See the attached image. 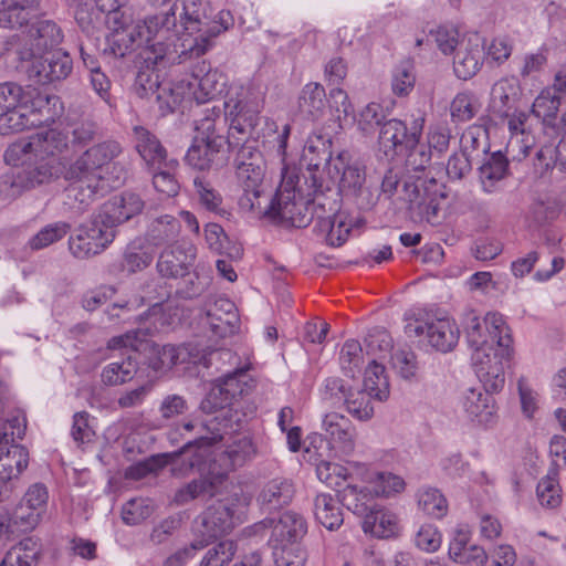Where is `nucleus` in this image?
I'll use <instances>...</instances> for the list:
<instances>
[{
	"instance_id": "1",
	"label": "nucleus",
	"mask_w": 566,
	"mask_h": 566,
	"mask_svg": "<svg viewBox=\"0 0 566 566\" xmlns=\"http://www.w3.org/2000/svg\"><path fill=\"white\" fill-rule=\"evenodd\" d=\"M465 334L471 347L475 374L486 388L501 390L505 382L504 361L513 353L511 329L499 313L481 318L474 313L465 317Z\"/></svg>"
},
{
	"instance_id": "2",
	"label": "nucleus",
	"mask_w": 566,
	"mask_h": 566,
	"mask_svg": "<svg viewBox=\"0 0 566 566\" xmlns=\"http://www.w3.org/2000/svg\"><path fill=\"white\" fill-rule=\"evenodd\" d=\"M260 105L242 88L223 102L201 111L195 120L197 137L202 140L221 139L232 151L252 135L260 119Z\"/></svg>"
},
{
	"instance_id": "3",
	"label": "nucleus",
	"mask_w": 566,
	"mask_h": 566,
	"mask_svg": "<svg viewBox=\"0 0 566 566\" xmlns=\"http://www.w3.org/2000/svg\"><path fill=\"white\" fill-rule=\"evenodd\" d=\"M230 11L221 10L212 17L208 0H184L181 23L192 39H184L179 57L182 61L200 59L216 44V39L233 25Z\"/></svg>"
},
{
	"instance_id": "4",
	"label": "nucleus",
	"mask_w": 566,
	"mask_h": 566,
	"mask_svg": "<svg viewBox=\"0 0 566 566\" xmlns=\"http://www.w3.org/2000/svg\"><path fill=\"white\" fill-rule=\"evenodd\" d=\"M242 491L234 488L226 496L218 499L202 515L198 532L201 539L210 541L231 532L238 520V511L245 505Z\"/></svg>"
},
{
	"instance_id": "5",
	"label": "nucleus",
	"mask_w": 566,
	"mask_h": 566,
	"mask_svg": "<svg viewBox=\"0 0 566 566\" xmlns=\"http://www.w3.org/2000/svg\"><path fill=\"white\" fill-rule=\"evenodd\" d=\"M55 96L35 94L31 102H22L19 106L0 115V135H10L32 127H39L53 120L50 102Z\"/></svg>"
},
{
	"instance_id": "6",
	"label": "nucleus",
	"mask_w": 566,
	"mask_h": 566,
	"mask_svg": "<svg viewBox=\"0 0 566 566\" xmlns=\"http://www.w3.org/2000/svg\"><path fill=\"white\" fill-rule=\"evenodd\" d=\"M184 428L187 431L198 429V433H200V436L195 440L188 441L172 455L182 457V461L187 459V465L189 469H197L198 471H201L202 465L209 457L210 448L221 441L223 439V434L227 433L228 423L226 422L221 427L220 417H213L205 422H186L184 423Z\"/></svg>"
},
{
	"instance_id": "7",
	"label": "nucleus",
	"mask_w": 566,
	"mask_h": 566,
	"mask_svg": "<svg viewBox=\"0 0 566 566\" xmlns=\"http://www.w3.org/2000/svg\"><path fill=\"white\" fill-rule=\"evenodd\" d=\"M116 230L106 223L98 213L77 229L75 235L69 239L71 253L77 259H86L104 251L115 239Z\"/></svg>"
},
{
	"instance_id": "8",
	"label": "nucleus",
	"mask_w": 566,
	"mask_h": 566,
	"mask_svg": "<svg viewBox=\"0 0 566 566\" xmlns=\"http://www.w3.org/2000/svg\"><path fill=\"white\" fill-rule=\"evenodd\" d=\"M439 185L431 177L409 176L402 188V200L408 210L420 219L430 221L438 213Z\"/></svg>"
},
{
	"instance_id": "9",
	"label": "nucleus",
	"mask_w": 566,
	"mask_h": 566,
	"mask_svg": "<svg viewBox=\"0 0 566 566\" xmlns=\"http://www.w3.org/2000/svg\"><path fill=\"white\" fill-rule=\"evenodd\" d=\"M424 123V115L413 117L410 125L398 118L387 119L379 129V150L391 158L402 154L407 145H415L417 137L422 136Z\"/></svg>"
},
{
	"instance_id": "10",
	"label": "nucleus",
	"mask_w": 566,
	"mask_h": 566,
	"mask_svg": "<svg viewBox=\"0 0 566 566\" xmlns=\"http://www.w3.org/2000/svg\"><path fill=\"white\" fill-rule=\"evenodd\" d=\"M408 337H423L428 344L441 353L451 352L458 344L460 331L455 322L448 318L415 319L405 326Z\"/></svg>"
},
{
	"instance_id": "11",
	"label": "nucleus",
	"mask_w": 566,
	"mask_h": 566,
	"mask_svg": "<svg viewBox=\"0 0 566 566\" xmlns=\"http://www.w3.org/2000/svg\"><path fill=\"white\" fill-rule=\"evenodd\" d=\"M13 422L19 423V419L14 418L9 421L10 433L7 426L0 430V476L18 483L20 474L29 464V453L24 447L11 443L14 436L21 439L25 430V426L21 428L18 424V431L14 432Z\"/></svg>"
},
{
	"instance_id": "12",
	"label": "nucleus",
	"mask_w": 566,
	"mask_h": 566,
	"mask_svg": "<svg viewBox=\"0 0 566 566\" xmlns=\"http://www.w3.org/2000/svg\"><path fill=\"white\" fill-rule=\"evenodd\" d=\"M196 254L197 249L190 241L179 240L159 253L156 270L163 279L185 277L193 266Z\"/></svg>"
},
{
	"instance_id": "13",
	"label": "nucleus",
	"mask_w": 566,
	"mask_h": 566,
	"mask_svg": "<svg viewBox=\"0 0 566 566\" xmlns=\"http://www.w3.org/2000/svg\"><path fill=\"white\" fill-rule=\"evenodd\" d=\"M30 57L25 66L28 77L40 85L64 80L72 71V59L64 52L34 54Z\"/></svg>"
},
{
	"instance_id": "14",
	"label": "nucleus",
	"mask_w": 566,
	"mask_h": 566,
	"mask_svg": "<svg viewBox=\"0 0 566 566\" xmlns=\"http://www.w3.org/2000/svg\"><path fill=\"white\" fill-rule=\"evenodd\" d=\"M270 219L285 221L295 228H305L314 221V212H311L308 199L296 201L291 190L281 189L270 200Z\"/></svg>"
},
{
	"instance_id": "15",
	"label": "nucleus",
	"mask_w": 566,
	"mask_h": 566,
	"mask_svg": "<svg viewBox=\"0 0 566 566\" xmlns=\"http://www.w3.org/2000/svg\"><path fill=\"white\" fill-rule=\"evenodd\" d=\"M522 88L515 78H501L491 88L488 106L489 122L495 126H504L509 113L518 108Z\"/></svg>"
},
{
	"instance_id": "16",
	"label": "nucleus",
	"mask_w": 566,
	"mask_h": 566,
	"mask_svg": "<svg viewBox=\"0 0 566 566\" xmlns=\"http://www.w3.org/2000/svg\"><path fill=\"white\" fill-rule=\"evenodd\" d=\"M192 82L189 86L192 88L193 98L198 104H207L217 99L223 93L227 86L226 75L212 69L211 64L201 60L191 67Z\"/></svg>"
},
{
	"instance_id": "17",
	"label": "nucleus",
	"mask_w": 566,
	"mask_h": 566,
	"mask_svg": "<svg viewBox=\"0 0 566 566\" xmlns=\"http://www.w3.org/2000/svg\"><path fill=\"white\" fill-rule=\"evenodd\" d=\"M562 97L554 90L544 88L532 104V114L542 120L543 132L551 138H557L566 126V112L558 115Z\"/></svg>"
},
{
	"instance_id": "18",
	"label": "nucleus",
	"mask_w": 566,
	"mask_h": 566,
	"mask_svg": "<svg viewBox=\"0 0 566 566\" xmlns=\"http://www.w3.org/2000/svg\"><path fill=\"white\" fill-rule=\"evenodd\" d=\"M255 455L256 447L250 437L243 436L234 439L213 459V464H218L220 468L218 472H214L216 479L222 483L230 472L242 468Z\"/></svg>"
},
{
	"instance_id": "19",
	"label": "nucleus",
	"mask_w": 566,
	"mask_h": 566,
	"mask_svg": "<svg viewBox=\"0 0 566 566\" xmlns=\"http://www.w3.org/2000/svg\"><path fill=\"white\" fill-rule=\"evenodd\" d=\"M134 148L148 168L160 169L172 167L176 160L167 161V150L156 136L147 127L136 125L132 128Z\"/></svg>"
},
{
	"instance_id": "20",
	"label": "nucleus",
	"mask_w": 566,
	"mask_h": 566,
	"mask_svg": "<svg viewBox=\"0 0 566 566\" xmlns=\"http://www.w3.org/2000/svg\"><path fill=\"white\" fill-rule=\"evenodd\" d=\"M86 3H80L75 11V19L82 29L77 38V46L81 60L85 67L93 70L98 67V52L101 44V32L92 24L91 13L85 9Z\"/></svg>"
},
{
	"instance_id": "21",
	"label": "nucleus",
	"mask_w": 566,
	"mask_h": 566,
	"mask_svg": "<svg viewBox=\"0 0 566 566\" xmlns=\"http://www.w3.org/2000/svg\"><path fill=\"white\" fill-rule=\"evenodd\" d=\"M143 209L142 198L137 193L125 191L108 199L97 212L117 231L119 224L139 214Z\"/></svg>"
},
{
	"instance_id": "22",
	"label": "nucleus",
	"mask_w": 566,
	"mask_h": 566,
	"mask_svg": "<svg viewBox=\"0 0 566 566\" xmlns=\"http://www.w3.org/2000/svg\"><path fill=\"white\" fill-rule=\"evenodd\" d=\"M206 319L212 335L219 338L234 334L240 323L234 303L227 297H218L207 306Z\"/></svg>"
},
{
	"instance_id": "23",
	"label": "nucleus",
	"mask_w": 566,
	"mask_h": 566,
	"mask_svg": "<svg viewBox=\"0 0 566 566\" xmlns=\"http://www.w3.org/2000/svg\"><path fill=\"white\" fill-rule=\"evenodd\" d=\"M322 429L334 449L349 455L355 449L356 429L352 421L336 411L327 412Z\"/></svg>"
},
{
	"instance_id": "24",
	"label": "nucleus",
	"mask_w": 566,
	"mask_h": 566,
	"mask_svg": "<svg viewBox=\"0 0 566 566\" xmlns=\"http://www.w3.org/2000/svg\"><path fill=\"white\" fill-rule=\"evenodd\" d=\"M527 119L528 114L520 108L509 113V116L505 118L504 125H507L511 133L506 145V153L516 160H522L527 157L534 146V136L526 132Z\"/></svg>"
},
{
	"instance_id": "25",
	"label": "nucleus",
	"mask_w": 566,
	"mask_h": 566,
	"mask_svg": "<svg viewBox=\"0 0 566 566\" xmlns=\"http://www.w3.org/2000/svg\"><path fill=\"white\" fill-rule=\"evenodd\" d=\"M295 493L296 488L291 479L276 476L262 485L256 501L262 510L273 512L290 505Z\"/></svg>"
},
{
	"instance_id": "26",
	"label": "nucleus",
	"mask_w": 566,
	"mask_h": 566,
	"mask_svg": "<svg viewBox=\"0 0 566 566\" xmlns=\"http://www.w3.org/2000/svg\"><path fill=\"white\" fill-rule=\"evenodd\" d=\"M484 46L478 36L462 39L454 51L453 70L460 80L473 77L482 65Z\"/></svg>"
},
{
	"instance_id": "27",
	"label": "nucleus",
	"mask_w": 566,
	"mask_h": 566,
	"mask_svg": "<svg viewBox=\"0 0 566 566\" xmlns=\"http://www.w3.org/2000/svg\"><path fill=\"white\" fill-rule=\"evenodd\" d=\"M471 533L459 528L449 544V557L465 566H484L489 559L485 549L476 544H470Z\"/></svg>"
},
{
	"instance_id": "28",
	"label": "nucleus",
	"mask_w": 566,
	"mask_h": 566,
	"mask_svg": "<svg viewBox=\"0 0 566 566\" xmlns=\"http://www.w3.org/2000/svg\"><path fill=\"white\" fill-rule=\"evenodd\" d=\"M486 388L483 382V388H470L465 391L462 406L472 421L480 424L488 426L492 422L494 416V398L491 392H496Z\"/></svg>"
},
{
	"instance_id": "29",
	"label": "nucleus",
	"mask_w": 566,
	"mask_h": 566,
	"mask_svg": "<svg viewBox=\"0 0 566 566\" xmlns=\"http://www.w3.org/2000/svg\"><path fill=\"white\" fill-rule=\"evenodd\" d=\"M363 531L377 538H390L399 535L400 523L396 513L376 504L363 518Z\"/></svg>"
},
{
	"instance_id": "30",
	"label": "nucleus",
	"mask_w": 566,
	"mask_h": 566,
	"mask_svg": "<svg viewBox=\"0 0 566 566\" xmlns=\"http://www.w3.org/2000/svg\"><path fill=\"white\" fill-rule=\"evenodd\" d=\"M29 38L31 41L30 56H33L56 48L63 40V33L54 21L42 19L31 24Z\"/></svg>"
},
{
	"instance_id": "31",
	"label": "nucleus",
	"mask_w": 566,
	"mask_h": 566,
	"mask_svg": "<svg viewBox=\"0 0 566 566\" xmlns=\"http://www.w3.org/2000/svg\"><path fill=\"white\" fill-rule=\"evenodd\" d=\"M36 158L60 160L59 157L69 150V136L63 130L48 128L32 135Z\"/></svg>"
},
{
	"instance_id": "32",
	"label": "nucleus",
	"mask_w": 566,
	"mask_h": 566,
	"mask_svg": "<svg viewBox=\"0 0 566 566\" xmlns=\"http://www.w3.org/2000/svg\"><path fill=\"white\" fill-rule=\"evenodd\" d=\"M349 159L350 156L348 151H340L333 161V170L336 174L342 172L338 189L346 199L366 182L365 169L356 164L350 165Z\"/></svg>"
},
{
	"instance_id": "33",
	"label": "nucleus",
	"mask_w": 566,
	"mask_h": 566,
	"mask_svg": "<svg viewBox=\"0 0 566 566\" xmlns=\"http://www.w3.org/2000/svg\"><path fill=\"white\" fill-rule=\"evenodd\" d=\"M40 0H0V28L17 29L30 22Z\"/></svg>"
},
{
	"instance_id": "34",
	"label": "nucleus",
	"mask_w": 566,
	"mask_h": 566,
	"mask_svg": "<svg viewBox=\"0 0 566 566\" xmlns=\"http://www.w3.org/2000/svg\"><path fill=\"white\" fill-rule=\"evenodd\" d=\"M332 140L327 136L313 134L308 136L302 154V163L311 169H319L322 166H328L329 172L333 168Z\"/></svg>"
},
{
	"instance_id": "35",
	"label": "nucleus",
	"mask_w": 566,
	"mask_h": 566,
	"mask_svg": "<svg viewBox=\"0 0 566 566\" xmlns=\"http://www.w3.org/2000/svg\"><path fill=\"white\" fill-rule=\"evenodd\" d=\"M307 532L305 518L293 511L283 513L272 526L271 542L292 543L301 539Z\"/></svg>"
},
{
	"instance_id": "36",
	"label": "nucleus",
	"mask_w": 566,
	"mask_h": 566,
	"mask_svg": "<svg viewBox=\"0 0 566 566\" xmlns=\"http://www.w3.org/2000/svg\"><path fill=\"white\" fill-rule=\"evenodd\" d=\"M337 497L343 506L363 518L376 505L375 494L367 486L358 488L355 484H347L337 491Z\"/></svg>"
},
{
	"instance_id": "37",
	"label": "nucleus",
	"mask_w": 566,
	"mask_h": 566,
	"mask_svg": "<svg viewBox=\"0 0 566 566\" xmlns=\"http://www.w3.org/2000/svg\"><path fill=\"white\" fill-rule=\"evenodd\" d=\"M193 196L198 205L206 211L218 216L227 214L223 207V197L216 189L212 181L203 175H197L193 180Z\"/></svg>"
},
{
	"instance_id": "38",
	"label": "nucleus",
	"mask_w": 566,
	"mask_h": 566,
	"mask_svg": "<svg viewBox=\"0 0 566 566\" xmlns=\"http://www.w3.org/2000/svg\"><path fill=\"white\" fill-rule=\"evenodd\" d=\"M234 401L237 400L232 396H230L229 389H226V387H223L216 379L212 382L209 392L201 401L200 408L206 413H213L220 410L221 413L218 417H220L221 427L227 422L228 429H231L232 426L230 423L231 420L229 418V415L231 413L230 407L233 405Z\"/></svg>"
},
{
	"instance_id": "39",
	"label": "nucleus",
	"mask_w": 566,
	"mask_h": 566,
	"mask_svg": "<svg viewBox=\"0 0 566 566\" xmlns=\"http://www.w3.org/2000/svg\"><path fill=\"white\" fill-rule=\"evenodd\" d=\"M21 170L30 189L57 179L62 172L60 160L36 157Z\"/></svg>"
},
{
	"instance_id": "40",
	"label": "nucleus",
	"mask_w": 566,
	"mask_h": 566,
	"mask_svg": "<svg viewBox=\"0 0 566 566\" xmlns=\"http://www.w3.org/2000/svg\"><path fill=\"white\" fill-rule=\"evenodd\" d=\"M482 189L491 193L496 184L509 176V159L501 151L491 154L479 168Z\"/></svg>"
},
{
	"instance_id": "41",
	"label": "nucleus",
	"mask_w": 566,
	"mask_h": 566,
	"mask_svg": "<svg viewBox=\"0 0 566 566\" xmlns=\"http://www.w3.org/2000/svg\"><path fill=\"white\" fill-rule=\"evenodd\" d=\"M219 480L216 479L214 472L210 471L209 476H200L193 479L189 483L179 488L174 495L172 502L176 505H186L201 495L216 496L218 494Z\"/></svg>"
},
{
	"instance_id": "42",
	"label": "nucleus",
	"mask_w": 566,
	"mask_h": 566,
	"mask_svg": "<svg viewBox=\"0 0 566 566\" xmlns=\"http://www.w3.org/2000/svg\"><path fill=\"white\" fill-rule=\"evenodd\" d=\"M338 499L329 493L317 494L314 500V515L328 531L338 530L344 523L343 511L338 505Z\"/></svg>"
},
{
	"instance_id": "43",
	"label": "nucleus",
	"mask_w": 566,
	"mask_h": 566,
	"mask_svg": "<svg viewBox=\"0 0 566 566\" xmlns=\"http://www.w3.org/2000/svg\"><path fill=\"white\" fill-rule=\"evenodd\" d=\"M326 93L319 83L306 84L298 96V111L308 119L316 120L324 114Z\"/></svg>"
},
{
	"instance_id": "44",
	"label": "nucleus",
	"mask_w": 566,
	"mask_h": 566,
	"mask_svg": "<svg viewBox=\"0 0 566 566\" xmlns=\"http://www.w3.org/2000/svg\"><path fill=\"white\" fill-rule=\"evenodd\" d=\"M221 139L202 140L195 137L192 145L186 154V161L196 169L205 170L210 168L216 156L223 149Z\"/></svg>"
},
{
	"instance_id": "45",
	"label": "nucleus",
	"mask_w": 566,
	"mask_h": 566,
	"mask_svg": "<svg viewBox=\"0 0 566 566\" xmlns=\"http://www.w3.org/2000/svg\"><path fill=\"white\" fill-rule=\"evenodd\" d=\"M138 370V363L130 354H125L120 361L106 365L101 374V380L106 386H120L134 379Z\"/></svg>"
},
{
	"instance_id": "46",
	"label": "nucleus",
	"mask_w": 566,
	"mask_h": 566,
	"mask_svg": "<svg viewBox=\"0 0 566 566\" xmlns=\"http://www.w3.org/2000/svg\"><path fill=\"white\" fill-rule=\"evenodd\" d=\"M180 231V221L172 216L165 214L151 221L147 230V238L154 245H168L178 241Z\"/></svg>"
},
{
	"instance_id": "47",
	"label": "nucleus",
	"mask_w": 566,
	"mask_h": 566,
	"mask_svg": "<svg viewBox=\"0 0 566 566\" xmlns=\"http://www.w3.org/2000/svg\"><path fill=\"white\" fill-rule=\"evenodd\" d=\"M142 34L143 31L140 29L109 32L106 36V48L103 52L114 57H125L136 49L137 39L140 38Z\"/></svg>"
},
{
	"instance_id": "48",
	"label": "nucleus",
	"mask_w": 566,
	"mask_h": 566,
	"mask_svg": "<svg viewBox=\"0 0 566 566\" xmlns=\"http://www.w3.org/2000/svg\"><path fill=\"white\" fill-rule=\"evenodd\" d=\"M154 260L153 253L142 240H134L127 244L123 253L122 269L135 274L147 269Z\"/></svg>"
},
{
	"instance_id": "49",
	"label": "nucleus",
	"mask_w": 566,
	"mask_h": 566,
	"mask_svg": "<svg viewBox=\"0 0 566 566\" xmlns=\"http://www.w3.org/2000/svg\"><path fill=\"white\" fill-rule=\"evenodd\" d=\"M418 509L433 518H442L448 513V501L436 488H421L417 494Z\"/></svg>"
},
{
	"instance_id": "50",
	"label": "nucleus",
	"mask_w": 566,
	"mask_h": 566,
	"mask_svg": "<svg viewBox=\"0 0 566 566\" xmlns=\"http://www.w3.org/2000/svg\"><path fill=\"white\" fill-rule=\"evenodd\" d=\"M61 174L70 184H101L103 180L99 170L92 165L90 159L85 158V153L64 168Z\"/></svg>"
},
{
	"instance_id": "51",
	"label": "nucleus",
	"mask_w": 566,
	"mask_h": 566,
	"mask_svg": "<svg viewBox=\"0 0 566 566\" xmlns=\"http://www.w3.org/2000/svg\"><path fill=\"white\" fill-rule=\"evenodd\" d=\"M364 389L373 398L380 401L389 396V382L385 375V367L373 359L365 370Z\"/></svg>"
},
{
	"instance_id": "52",
	"label": "nucleus",
	"mask_w": 566,
	"mask_h": 566,
	"mask_svg": "<svg viewBox=\"0 0 566 566\" xmlns=\"http://www.w3.org/2000/svg\"><path fill=\"white\" fill-rule=\"evenodd\" d=\"M249 368L240 367L217 379L226 389H229L230 396L239 400L248 395L255 387V381L248 373Z\"/></svg>"
},
{
	"instance_id": "53",
	"label": "nucleus",
	"mask_w": 566,
	"mask_h": 566,
	"mask_svg": "<svg viewBox=\"0 0 566 566\" xmlns=\"http://www.w3.org/2000/svg\"><path fill=\"white\" fill-rule=\"evenodd\" d=\"M35 88L28 87L24 90L14 82H4L0 84V115L13 107L19 106L22 102H31V97L39 94Z\"/></svg>"
},
{
	"instance_id": "54",
	"label": "nucleus",
	"mask_w": 566,
	"mask_h": 566,
	"mask_svg": "<svg viewBox=\"0 0 566 566\" xmlns=\"http://www.w3.org/2000/svg\"><path fill=\"white\" fill-rule=\"evenodd\" d=\"M478 98L468 92L458 93L450 104V115L453 123L471 120L479 112Z\"/></svg>"
},
{
	"instance_id": "55",
	"label": "nucleus",
	"mask_w": 566,
	"mask_h": 566,
	"mask_svg": "<svg viewBox=\"0 0 566 566\" xmlns=\"http://www.w3.org/2000/svg\"><path fill=\"white\" fill-rule=\"evenodd\" d=\"M84 153L85 158L90 159L92 165L99 170L117 158L123 153V147L117 140L107 139L93 145Z\"/></svg>"
},
{
	"instance_id": "56",
	"label": "nucleus",
	"mask_w": 566,
	"mask_h": 566,
	"mask_svg": "<svg viewBox=\"0 0 566 566\" xmlns=\"http://www.w3.org/2000/svg\"><path fill=\"white\" fill-rule=\"evenodd\" d=\"M274 562L276 566H304L307 560L306 551L297 543H275Z\"/></svg>"
},
{
	"instance_id": "57",
	"label": "nucleus",
	"mask_w": 566,
	"mask_h": 566,
	"mask_svg": "<svg viewBox=\"0 0 566 566\" xmlns=\"http://www.w3.org/2000/svg\"><path fill=\"white\" fill-rule=\"evenodd\" d=\"M167 44L160 41L150 42L148 38L147 45L142 48L137 54V64L138 66L156 70L165 67L167 64Z\"/></svg>"
},
{
	"instance_id": "58",
	"label": "nucleus",
	"mask_w": 566,
	"mask_h": 566,
	"mask_svg": "<svg viewBox=\"0 0 566 566\" xmlns=\"http://www.w3.org/2000/svg\"><path fill=\"white\" fill-rule=\"evenodd\" d=\"M70 230L71 224L64 221L48 224L30 239L29 245L32 250L44 249L63 239Z\"/></svg>"
},
{
	"instance_id": "59",
	"label": "nucleus",
	"mask_w": 566,
	"mask_h": 566,
	"mask_svg": "<svg viewBox=\"0 0 566 566\" xmlns=\"http://www.w3.org/2000/svg\"><path fill=\"white\" fill-rule=\"evenodd\" d=\"M556 476V470H549L548 474L537 484L536 493L542 506L554 509L562 502L560 488Z\"/></svg>"
},
{
	"instance_id": "60",
	"label": "nucleus",
	"mask_w": 566,
	"mask_h": 566,
	"mask_svg": "<svg viewBox=\"0 0 566 566\" xmlns=\"http://www.w3.org/2000/svg\"><path fill=\"white\" fill-rule=\"evenodd\" d=\"M339 361L345 375L354 377L364 363L360 343L355 339L346 340L340 349Z\"/></svg>"
},
{
	"instance_id": "61",
	"label": "nucleus",
	"mask_w": 566,
	"mask_h": 566,
	"mask_svg": "<svg viewBox=\"0 0 566 566\" xmlns=\"http://www.w3.org/2000/svg\"><path fill=\"white\" fill-rule=\"evenodd\" d=\"M348 397L344 403L346 410L358 420H368L374 415V407L371 405L370 396L364 390H350L347 392Z\"/></svg>"
},
{
	"instance_id": "62",
	"label": "nucleus",
	"mask_w": 566,
	"mask_h": 566,
	"mask_svg": "<svg viewBox=\"0 0 566 566\" xmlns=\"http://www.w3.org/2000/svg\"><path fill=\"white\" fill-rule=\"evenodd\" d=\"M161 87L158 70L138 66L133 90L139 98H148L155 95Z\"/></svg>"
},
{
	"instance_id": "63",
	"label": "nucleus",
	"mask_w": 566,
	"mask_h": 566,
	"mask_svg": "<svg viewBox=\"0 0 566 566\" xmlns=\"http://www.w3.org/2000/svg\"><path fill=\"white\" fill-rule=\"evenodd\" d=\"M424 144L430 149L432 156L441 158L449 149L451 140V129L447 124L430 125L426 135Z\"/></svg>"
},
{
	"instance_id": "64",
	"label": "nucleus",
	"mask_w": 566,
	"mask_h": 566,
	"mask_svg": "<svg viewBox=\"0 0 566 566\" xmlns=\"http://www.w3.org/2000/svg\"><path fill=\"white\" fill-rule=\"evenodd\" d=\"M237 549L235 542L221 541L206 552L199 566H224L233 559Z\"/></svg>"
}]
</instances>
